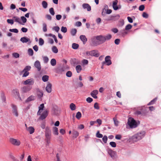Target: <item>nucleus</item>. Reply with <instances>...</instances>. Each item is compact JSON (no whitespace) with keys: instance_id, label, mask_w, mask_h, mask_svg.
I'll use <instances>...</instances> for the list:
<instances>
[{"instance_id":"obj_1","label":"nucleus","mask_w":161,"mask_h":161,"mask_svg":"<svg viewBox=\"0 0 161 161\" xmlns=\"http://www.w3.org/2000/svg\"><path fill=\"white\" fill-rule=\"evenodd\" d=\"M140 124L139 121H136L132 117L129 118L128 119L127 124L131 129L136 128Z\"/></svg>"},{"instance_id":"obj_2","label":"nucleus","mask_w":161,"mask_h":161,"mask_svg":"<svg viewBox=\"0 0 161 161\" xmlns=\"http://www.w3.org/2000/svg\"><path fill=\"white\" fill-rule=\"evenodd\" d=\"M145 132L144 131H142L133 136L131 139L133 142H136L141 140L145 136Z\"/></svg>"},{"instance_id":"obj_3","label":"nucleus","mask_w":161,"mask_h":161,"mask_svg":"<svg viewBox=\"0 0 161 161\" xmlns=\"http://www.w3.org/2000/svg\"><path fill=\"white\" fill-rule=\"evenodd\" d=\"M86 54L87 55H91L92 56H94L97 57L99 56V54L98 53V51L97 50H93L90 51H87L86 53Z\"/></svg>"},{"instance_id":"obj_4","label":"nucleus","mask_w":161,"mask_h":161,"mask_svg":"<svg viewBox=\"0 0 161 161\" xmlns=\"http://www.w3.org/2000/svg\"><path fill=\"white\" fill-rule=\"evenodd\" d=\"M9 142L11 144L15 146H19L21 143L19 140L12 138H10Z\"/></svg>"},{"instance_id":"obj_5","label":"nucleus","mask_w":161,"mask_h":161,"mask_svg":"<svg viewBox=\"0 0 161 161\" xmlns=\"http://www.w3.org/2000/svg\"><path fill=\"white\" fill-rule=\"evenodd\" d=\"M45 134L46 138L48 140H50L51 136V131L49 127H47L45 128Z\"/></svg>"},{"instance_id":"obj_6","label":"nucleus","mask_w":161,"mask_h":161,"mask_svg":"<svg viewBox=\"0 0 161 161\" xmlns=\"http://www.w3.org/2000/svg\"><path fill=\"white\" fill-rule=\"evenodd\" d=\"M11 107L12 108V112L13 114L16 117H17L18 116V113L17 111V106L14 104L11 105Z\"/></svg>"},{"instance_id":"obj_7","label":"nucleus","mask_w":161,"mask_h":161,"mask_svg":"<svg viewBox=\"0 0 161 161\" xmlns=\"http://www.w3.org/2000/svg\"><path fill=\"white\" fill-rule=\"evenodd\" d=\"M92 45L93 46H96L99 45L98 40L97 39L96 36H94L91 39Z\"/></svg>"},{"instance_id":"obj_8","label":"nucleus","mask_w":161,"mask_h":161,"mask_svg":"<svg viewBox=\"0 0 161 161\" xmlns=\"http://www.w3.org/2000/svg\"><path fill=\"white\" fill-rule=\"evenodd\" d=\"M32 88L31 86H25L21 88V91L23 93H27L30 91Z\"/></svg>"},{"instance_id":"obj_9","label":"nucleus","mask_w":161,"mask_h":161,"mask_svg":"<svg viewBox=\"0 0 161 161\" xmlns=\"http://www.w3.org/2000/svg\"><path fill=\"white\" fill-rule=\"evenodd\" d=\"M96 36L97 39L98 40L99 45H101L105 42L103 38V36L100 35L97 36Z\"/></svg>"},{"instance_id":"obj_10","label":"nucleus","mask_w":161,"mask_h":161,"mask_svg":"<svg viewBox=\"0 0 161 161\" xmlns=\"http://www.w3.org/2000/svg\"><path fill=\"white\" fill-rule=\"evenodd\" d=\"M111 57L109 56H106L105 58V61L103 62V64L105 63L107 64V65H109L112 64V62L110 60Z\"/></svg>"},{"instance_id":"obj_11","label":"nucleus","mask_w":161,"mask_h":161,"mask_svg":"<svg viewBox=\"0 0 161 161\" xmlns=\"http://www.w3.org/2000/svg\"><path fill=\"white\" fill-rule=\"evenodd\" d=\"M34 82V80L33 79H30L24 81L23 84L25 85L29 84V85L31 86L33 85Z\"/></svg>"},{"instance_id":"obj_12","label":"nucleus","mask_w":161,"mask_h":161,"mask_svg":"<svg viewBox=\"0 0 161 161\" xmlns=\"http://www.w3.org/2000/svg\"><path fill=\"white\" fill-rule=\"evenodd\" d=\"M70 63L71 64L75 66L80 63V61L75 58H71L70 60Z\"/></svg>"},{"instance_id":"obj_13","label":"nucleus","mask_w":161,"mask_h":161,"mask_svg":"<svg viewBox=\"0 0 161 161\" xmlns=\"http://www.w3.org/2000/svg\"><path fill=\"white\" fill-rule=\"evenodd\" d=\"M108 154L113 159L115 158V156L116 155V153L113 150L109 149L108 151Z\"/></svg>"},{"instance_id":"obj_14","label":"nucleus","mask_w":161,"mask_h":161,"mask_svg":"<svg viewBox=\"0 0 161 161\" xmlns=\"http://www.w3.org/2000/svg\"><path fill=\"white\" fill-rule=\"evenodd\" d=\"M48 111L45 110L42 113L41 116L39 117V119L41 120H43L45 119L48 115Z\"/></svg>"},{"instance_id":"obj_15","label":"nucleus","mask_w":161,"mask_h":161,"mask_svg":"<svg viewBox=\"0 0 161 161\" xmlns=\"http://www.w3.org/2000/svg\"><path fill=\"white\" fill-rule=\"evenodd\" d=\"M12 93L15 96L16 98L18 97L20 100L21 99L19 91L18 89H14L12 91Z\"/></svg>"},{"instance_id":"obj_16","label":"nucleus","mask_w":161,"mask_h":161,"mask_svg":"<svg viewBox=\"0 0 161 161\" xmlns=\"http://www.w3.org/2000/svg\"><path fill=\"white\" fill-rule=\"evenodd\" d=\"M82 7L84 9H86L88 11H90L91 8L90 5L88 3H84L82 4Z\"/></svg>"},{"instance_id":"obj_17","label":"nucleus","mask_w":161,"mask_h":161,"mask_svg":"<svg viewBox=\"0 0 161 161\" xmlns=\"http://www.w3.org/2000/svg\"><path fill=\"white\" fill-rule=\"evenodd\" d=\"M34 66L37 69L38 71H40L41 70V66L40 62L39 61H36L34 64Z\"/></svg>"},{"instance_id":"obj_18","label":"nucleus","mask_w":161,"mask_h":161,"mask_svg":"<svg viewBox=\"0 0 161 161\" xmlns=\"http://www.w3.org/2000/svg\"><path fill=\"white\" fill-rule=\"evenodd\" d=\"M118 2V1L117 0H115L113 2V7L114 10H117L120 8V7L119 8V6L117 5Z\"/></svg>"},{"instance_id":"obj_19","label":"nucleus","mask_w":161,"mask_h":161,"mask_svg":"<svg viewBox=\"0 0 161 161\" xmlns=\"http://www.w3.org/2000/svg\"><path fill=\"white\" fill-rule=\"evenodd\" d=\"M98 91L97 90H93L91 93V96L94 98L97 99V95L98 94Z\"/></svg>"},{"instance_id":"obj_20","label":"nucleus","mask_w":161,"mask_h":161,"mask_svg":"<svg viewBox=\"0 0 161 161\" xmlns=\"http://www.w3.org/2000/svg\"><path fill=\"white\" fill-rule=\"evenodd\" d=\"M13 19L14 22L18 23L19 24L21 25H24V24L21 21L20 19L17 16H13Z\"/></svg>"},{"instance_id":"obj_21","label":"nucleus","mask_w":161,"mask_h":161,"mask_svg":"<svg viewBox=\"0 0 161 161\" xmlns=\"http://www.w3.org/2000/svg\"><path fill=\"white\" fill-rule=\"evenodd\" d=\"M44 107V104L42 103L41 104L40 106L39 107V110L37 113V115H40L41 114L42 111L43 110Z\"/></svg>"},{"instance_id":"obj_22","label":"nucleus","mask_w":161,"mask_h":161,"mask_svg":"<svg viewBox=\"0 0 161 161\" xmlns=\"http://www.w3.org/2000/svg\"><path fill=\"white\" fill-rule=\"evenodd\" d=\"M64 69L63 67H60L57 68L56 70V73L59 74H61L64 71Z\"/></svg>"},{"instance_id":"obj_23","label":"nucleus","mask_w":161,"mask_h":161,"mask_svg":"<svg viewBox=\"0 0 161 161\" xmlns=\"http://www.w3.org/2000/svg\"><path fill=\"white\" fill-rule=\"evenodd\" d=\"M52 84L48 83L46 87V90L48 93H50L52 91Z\"/></svg>"},{"instance_id":"obj_24","label":"nucleus","mask_w":161,"mask_h":161,"mask_svg":"<svg viewBox=\"0 0 161 161\" xmlns=\"http://www.w3.org/2000/svg\"><path fill=\"white\" fill-rule=\"evenodd\" d=\"M36 97L33 95H31L28 97L25 101L26 103H28L36 99Z\"/></svg>"},{"instance_id":"obj_25","label":"nucleus","mask_w":161,"mask_h":161,"mask_svg":"<svg viewBox=\"0 0 161 161\" xmlns=\"http://www.w3.org/2000/svg\"><path fill=\"white\" fill-rule=\"evenodd\" d=\"M80 38L84 44H85L87 41V39L85 35H80Z\"/></svg>"},{"instance_id":"obj_26","label":"nucleus","mask_w":161,"mask_h":161,"mask_svg":"<svg viewBox=\"0 0 161 161\" xmlns=\"http://www.w3.org/2000/svg\"><path fill=\"white\" fill-rule=\"evenodd\" d=\"M20 41L22 43H26L28 42H30V40L26 37H24L21 38Z\"/></svg>"},{"instance_id":"obj_27","label":"nucleus","mask_w":161,"mask_h":161,"mask_svg":"<svg viewBox=\"0 0 161 161\" xmlns=\"http://www.w3.org/2000/svg\"><path fill=\"white\" fill-rule=\"evenodd\" d=\"M27 130L29 131L30 134H32L34 132L35 129L32 126H30L28 127H26Z\"/></svg>"},{"instance_id":"obj_28","label":"nucleus","mask_w":161,"mask_h":161,"mask_svg":"<svg viewBox=\"0 0 161 161\" xmlns=\"http://www.w3.org/2000/svg\"><path fill=\"white\" fill-rule=\"evenodd\" d=\"M112 38V36L110 34H108L106 36H103V38L104 42L106 41L110 40Z\"/></svg>"},{"instance_id":"obj_29","label":"nucleus","mask_w":161,"mask_h":161,"mask_svg":"<svg viewBox=\"0 0 161 161\" xmlns=\"http://www.w3.org/2000/svg\"><path fill=\"white\" fill-rule=\"evenodd\" d=\"M43 95V93L42 91H39L37 93V96L38 98L40 100H42V97Z\"/></svg>"},{"instance_id":"obj_30","label":"nucleus","mask_w":161,"mask_h":161,"mask_svg":"<svg viewBox=\"0 0 161 161\" xmlns=\"http://www.w3.org/2000/svg\"><path fill=\"white\" fill-rule=\"evenodd\" d=\"M53 133L55 135H58V128L54 127L53 128Z\"/></svg>"},{"instance_id":"obj_31","label":"nucleus","mask_w":161,"mask_h":161,"mask_svg":"<svg viewBox=\"0 0 161 161\" xmlns=\"http://www.w3.org/2000/svg\"><path fill=\"white\" fill-rule=\"evenodd\" d=\"M42 31L44 32H46L47 31V25L45 23H42Z\"/></svg>"},{"instance_id":"obj_32","label":"nucleus","mask_w":161,"mask_h":161,"mask_svg":"<svg viewBox=\"0 0 161 161\" xmlns=\"http://www.w3.org/2000/svg\"><path fill=\"white\" fill-rule=\"evenodd\" d=\"M77 72L79 73L82 70V68L81 65H77L75 68Z\"/></svg>"},{"instance_id":"obj_33","label":"nucleus","mask_w":161,"mask_h":161,"mask_svg":"<svg viewBox=\"0 0 161 161\" xmlns=\"http://www.w3.org/2000/svg\"><path fill=\"white\" fill-rule=\"evenodd\" d=\"M1 97L3 102L6 103V97L5 96L4 94L3 93H1Z\"/></svg>"},{"instance_id":"obj_34","label":"nucleus","mask_w":161,"mask_h":161,"mask_svg":"<svg viewBox=\"0 0 161 161\" xmlns=\"http://www.w3.org/2000/svg\"><path fill=\"white\" fill-rule=\"evenodd\" d=\"M51 64L52 66H54L56 64V61L54 58H52L51 59L50 61Z\"/></svg>"},{"instance_id":"obj_35","label":"nucleus","mask_w":161,"mask_h":161,"mask_svg":"<svg viewBox=\"0 0 161 161\" xmlns=\"http://www.w3.org/2000/svg\"><path fill=\"white\" fill-rule=\"evenodd\" d=\"M49 79V76L47 75H44L42 77V80L44 82H47Z\"/></svg>"},{"instance_id":"obj_36","label":"nucleus","mask_w":161,"mask_h":161,"mask_svg":"<svg viewBox=\"0 0 161 161\" xmlns=\"http://www.w3.org/2000/svg\"><path fill=\"white\" fill-rule=\"evenodd\" d=\"M77 32V30L75 29H73L71 30L70 33L71 35L74 36L75 35Z\"/></svg>"},{"instance_id":"obj_37","label":"nucleus","mask_w":161,"mask_h":161,"mask_svg":"<svg viewBox=\"0 0 161 161\" xmlns=\"http://www.w3.org/2000/svg\"><path fill=\"white\" fill-rule=\"evenodd\" d=\"M42 5L43 8H46L47 7L48 4L46 1H43L42 2Z\"/></svg>"},{"instance_id":"obj_38","label":"nucleus","mask_w":161,"mask_h":161,"mask_svg":"<svg viewBox=\"0 0 161 161\" xmlns=\"http://www.w3.org/2000/svg\"><path fill=\"white\" fill-rule=\"evenodd\" d=\"M82 65L83 66H84L85 65H87L88 64V61L86 59H83L82 61Z\"/></svg>"},{"instance_id":"obj_39","label":"nucleus","mask_w":161,"mask_h":161,"mask_svg":"<svg viewBox=\"0 0 161 161\" xmlns=\"http://www.w3.org/2000/svg\"><path fill=\"white\" fill-rule=\"evenodd\" d=\"M72 47L73 49H77L79 47V45L78 44L74 43L72 44Z\"/></svg>"},{"instance_id":"obj_40","label":"nucleus","mask_w":161,"mask_h":161,"mask_svg":"<svg viewBox=\"0 0 161 161\" xmlns=\"http://www.w3.org/2000/svg\"><path fill=\"white\" fill-rule=\"evenodd\" d=\"M70 108L72 111L75 110L76 109L75 105L73 103H71L70 105Z\"/></svg>"},{"instance_id":"obj_41","label":"nucleus","mask_w":161,"mask_h":161,"mask_svg":"<svg viewBox=\"0 0 161 161\" xmlns=\"http://www.w3.org/2000/svg\"><path fill=\"white\" fill-rule=\"evenodd\" d=\"M113 120L115 125L116 126H117L119 125V121L116 118H113Z\"/></svg>"},{"instance_id":"obj_42","label":"nucleus","mask_w":161,"mask_h":161,"mask_svg":"<svg viewBox=\"0 0 161 161\" xmlns=\"http://www.w3.org/2000/svg\"><path fill=\"white\" fill-rule=\"evenodd\" d=\"M52 52L55 53H58V49L57 48V47L55 46H53V47H52Z\"/></svg>"},{"instance_id":"obj_43","label":"nucleus","mask_w":161,"mask_h":161,"mask_svg":"<svg viewBox=\"0 0 161 161\" xmlns=\"http://www.w3.org/2000/svg\"><path fill=\"white\" fill-rule=\"evenodd\" d=\"M28 53L30 56H33L34 53L33 50L31 48H29L28 50Z\"/></svg>"},{"instance_id":"obj_44","label":"nucleus","mask_w":161,"mask_h":161,"mask_svg":"<svg viewBox=\"0 0 161 161\" xmlns=\"http://www.w3.org/2000/svg\"><path fill=\"white\" fill-rule=\"evenodd\" d=\"M157 100V98H155L153 100H151L148 104V105H151L154 104Z\"/></svg>"},{"instance_id":"obj_45","label":"nucleus","mask_w":161,"mask_h":161,"mask_svg":"<svg viewBox=\"0 0 161 161\" xmlns=\"http://www.w3.org/2000/svg\"><path fill=\"white\" fill-rule=\"evenodd\" d=\"M73 137L75 138L78 136L79 133L77 131H74L73 132Z\"/></svg>"},{"instance_id":"obj_46","label":"nucleus","mask_w":161,"mask_h":161,"mask_svg":"<svg viewBox=\"0 0 161 161\" xmlns=\"http://www.w3.org/2000/svg\"><path fill=\"white\" fill-rule=\"evenodd\" d=\"M76 118L79 119L81 117V114L80 112H78L77 113L76 115L75 116Z\"/></svg>"},{"instance_id":"obj_47","label":"nucleus","mask_w":161,"mask_h":161,"mask_svg":"<svg viewBox=\"0 0 161 161\" xmlns=\"http://www.w3.org/2000/svg\"><path fill=\"white\" fill-rule=\"evenodd\" d=\"M31 68V66L28 65L27 66L24 68V69L23 70V71H26L28 72Z\"/></svg>"},{"instance_id":"obj_48","label":"nucleus","mask_w":161,"mask_h":161,"mask_svg":"<svg viewBox=\"0 0 161 161\" xmlns=\"http://www.w3.org/2000/svg\"><path fill=\"white\" fill-rule=\"evenodd\" d=\"M21 20L22 21V23L24 25V24L26 23L27 21V19L24 16H21L20 18Z\"/></svg>"},{"instance_id":"obj_49","label":"nucleus","mask_w":161,"mask_h":161,"mask_svg":"<svg viewBox=\"0 0 161 161\" xmlns=\"http://www.w3.org/2000/svg\"><path fill=\"white\" fill-rule=\"evenodd\" d=\"M61 30L62 32L65 33L67 32V29L66 27L62 26L61 28Z\"/></svg>"},{"instance_id":"obj_50","label":"nucleus","mask_w":161,"mask_h":161,"mask_svg":"<svg viewBox=\"0 0 161 161\" xmlns=\"http://www.w3.org/2000/svg\"><path fill=\"white\" fill-rule=\"evenodd\" d=\"M12 56L15 58H17L19 57V55L17 53H12Z\"/></svg>"},{"instance_id":"obj_51","label":"nucleus","mask_w":161,"mask_h":161,"mask_svg":"<svg viewBox=\"0 0 161 161\" xmlns=\"http://www.w3.org/2000/svg\"><path fill=\"white\" fill-rule=\"evenodd\" d=\"M60 28L58 26H54L53 27L52 30L55 31L57 32H58Z\"/></svg>"},{"instance_id":"obj_52","label":"nucleus","mask_w":161,"mask_h":161,"mask_svg":"<svg viewBox=\"0 0 161 161\" xmlns=\"http://www.w3.org/2000/svg\"><path fill=\"white\" fill-rule=\"evenodd\" d=\"M132 27V25L130 24H129L125 26V30H128L131 29Z\"/></svg>"},{"instance_id":"obj_53","label":"nucleus","mask_w":161,"mask_h":161,"mask_svg":"<svg viewBox=\"0 0 161 161\" xmlns=\"http://www.w3.org/2000/svg\"><path fill=\"white\" fill-rule=\"evenodd\" d=\"M113 21H116L118 19H119L120 18V15L119 14H117L115 16H113Z\"/></svg>"},{"instance_id":"obj_54","label":"nucleus","mask_w":161,"mask_h":161,"mask_svg":"<svg viewBox=\"0 0 161 161\" xmlns=\"http://www.w3.org/2000/svg\"><path fill=\"white\" fill-rule=\"evenodd\" d=\"M44 44V41L43 40L42 38L39 39V45L40 46H42Z\"/></svg>"},{"instance_id":"obj_55","label":"nucleus","mask_w":161,"mask_h":161,"mask_svg":"<svg viewBox=\"0 0 161 161\" xmlns=\"http://www.w3.org/2000/svg\"><path fill=\"white\" fill-rule=\"evenodd\" d=\"M22 72L24 73L22 76L23 77H26L28 76L29 74V72H28V71H23V70H22Z\"/></svg>"},{"instance_id":"obj_56","label":"nucleus","mask_w":161,"mask_h":161,"mask_svg":"<svg viewBox=\"0 0 161 161\" xmlns=\"http://www.w3.org/2000/svg\"><path fill=\"white\" fill-rule=\"evenodd\" d=\"M9 31L11 32H14L15 33H18L19 32L18 30L16 28L10 29Z\"/></svg>"},{"instance_id":"obj_57","label":"nucleus","mask_w":161,"mask_h":161,"mask_svg":"<svg viewBox=\"0 0 161 161\" xmlns=\"http://www.w3.org/2000/svg\"><path fill=\"white\" fill-rule=\"evenodd\" d=\"M110 145L113 147H116V144L115 142H111L109 143Z\"/></svg>"},{"instance_id":"obj_58","label":"nucleus","mask_w":161,"mask_h":161,"mask_svg":"<svg viewBox=\"0 0 161 161\" xmlns=\"http://www.w3.org/2000/svg\"><path fill=\"white\" fill-rule=\"evenodd\" d=\"M96 136L97 137L101 138L103 137V135L102 134L100 133L99 131H98L96 133Z\"/></svg>"},{"instance_id":"obj_59","label":"nucleus","mask_w":161,"mask_h":161,"mask_svg":"<svg viewBox=\"0 0 161 161\" xmlns=\"http://www.w3.org/2000/svg\"><path fill=\"white\" fill-rule=\"evenodd\" d=\"M49 11L50 13L52 15H54L55 12L53 8H50Z\"/></svg>"},{"instance_id":"obj_60","label":"nucleus","mask_w":161,"mask_h":161,"mask_svg":"<svg viewBox=\"0 0 161 161\" xmlns=\"http://www.w3.org/2000/svg\"><path fill=\"white\" fill-rule=\"evenodd\" d=\"M77 85V86H75L76 89L78 87H82L83 86V84L81 82H78Z\"/></svg>"},{"instance_id":"obj_61","label":"nucleus","mask_w":161,"mask_h":161,"mask_svg":"<svg viewBox=\"0 0 161 161\" xmlns=\"http://www.w3.org/2000/svg\"><path fill=\"white\" fill-rule=\"evenodd\" d=\"M43 59L45 63H47L49 61L48 58L47 56H44L43 57Z\"/></svg>"},{"instance_id":"obj_62","label":"nucleus","mask_w":161,"mask_h":161,"mask_svg":"<svg viewBox=\"0 0 161 161\" xmlns=\"http://www.w3.org/2000/svg\"><path fill=\"white\" fill-rule=\"evenodd\" d=\"M102 140L104 142L106 143L108 140V137L106 136H104L102 138Z\"/></svg>"},{"instance_id":"obj_63","label":"nucleus","mask_w":161,"mask_h":161,"mask_svg":"<svg viewBox=\"0 0 161 161\" xmlns=\"http://www.w3.org/2000/svg\"><path fill=\"white\" fill-rule=\"evenodd\" d=\"M72 75V73L71 71H69L66 73V75L68 77H71Z\"/></svg>"},{"instance_id":"obj_64","label":"nucleus","mask_w":161,"mask_h":161,"mask_svg":"<svg viewBox=\"0 0 161 161\" xmlns=\"http://www.w3.org/2000/svg\"><path fill=\"white\" fill-rule=\"evenodd\" d=\"M7 22L8 23L10 24L11 25L14 24V20L13 19H8L7 20Z\"/></svg>"}]
</instances>
